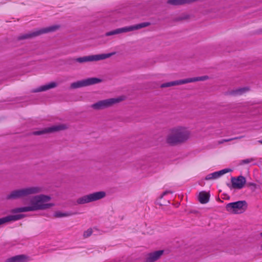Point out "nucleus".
<instances>
[{
    "label": "nucleus",
    "mask_w": 262,
    "mask_h": 262,
    "mask_svg": "<svg viewBox=\"0 0 262 262\" xmlns=\"http://www.w3.org/2000/svg\"><path fill=\"white\" fill-rule=\"evenodd\" d=\"M190 133L185 128L177 126L171 128L166 138V142L170 146H175L185 142L189 138Z\"/></svg>",
    "instance_id": "1"
},
{
    "label": "nucleus",
    "mask_w": 262,
    "mask_h": 262,
    "mask_svg": "<svg viewBox=\"0 0 262 262\" xmlns=\"http://www.w3.org/2000/svg\"><path fill=\"white\" fill-rule=\"evenodd\" d=\"M39 187H30L12 191L6 196L7 200H13L26 197L30 194H34L41 192Z\"/></svg>",
    "instance_id": "2"
},
{
    "label": "nucleus",
    "mask_w": 262,
    "mask_h": 262,
    "mask_svg": "<svg viewBox=\"0 0 262 262\" xmlns=\"http://www.w3.org/2000/svg\"><path fill=\"white\" fill-rule=\"evenodd\" d=\"M51 200V197L49 195L40 194L33 197L30 201L31 205H33L36 208V211L38 210H46L54 206V203H43L48 202Z\"/></svg>",
    "instance_id": "3"
},
{
    "label": "nucleus",
    "mask_w": 262,
    "mask_h": 262,
    "mask_svg": "<svg viewBox=\"0 0 262 262\" xmlns=\"http://www.w3.org/2000/svg\"><path fill=\"white\" fill-rule=\"evenodd\" d=\"M59 27L60 26L59 25H53L52 26L40 29L37 31H34L31 33L21 34L19 35L17 37V40H21L26 39L32 38L42 34H45L49 32H53L58 30L59 28Z\"/></svg>",
    "instance_id": "4"
},
{
    "label": "nucleus",
    "mask_w": 262,
    "mask_h": 262,
    "mask_svg": "<svg viewBox=\"0 0 262 262\" xmlns=\"http://www.w3.org/2000/svg\"><path fill=\"white\" fill-rule=\"evenodd\" d=\"M123 100L121 97L112 98L100 100L91 105V107L95 110H101L112 106L114 104L120 102Z\"/></svg>",
    "instance_id": "5"
},
{
    "label": "nucleus",
    "mask_w": 262,
    "mask_h": 262,
    "mask_svg": "<svg viewBox=\"0 0 262 262\" xmlns=\"http://www.w3.org/2000/svg\"><path fill=\"white\" fill-rule=\"evenodd\" d=\"M247 207L248 205L246 201H238L227 204L226 209L230 213L239 214L244 212Z\"/></svg>",
    "instance_id": "6"
},
{
    "label": "nucleus",
    "mask_w": 262,
    "mask_h": 262,
    "mask_svg": "<svg viewBox=\"0 0 262 262\" xmlns=\"http://www.w3.org/2000/svg\"><path fill=\"white\" fill-rule=\"evenodd\" d=\"M105 196L106 192L105 191L95 192L78 198L76 202L78 204H84L99 200Z\"/></svg>",
    "instance_id": "7"
},
{
    "label": "nucleus",
    "mask_w": 262,
    "mask_h": 262,
    "mask_svg": "<svg viewBox=\"0 0 262 262\" xmlns=\"http://www.w3.org/2000/svg\"><path fill=\"white\" fill-rule=\"evenodd\" d=\"M115 54L116 52H112L107 54L92 55L78 57L74 59V60L79 63L99 61L109 58Z\"/></svg>",
    "instance_id": "8"
},
{
    "label": "nucleus",
    "mask_w": 262,
    "mask_h": 262,
    "mask_svg": "<svg viewBox=\"0 0 262 262\" xmlns=\"http://www.w3.org/2000/svg\"><path fill=\"white\" fill-rule=\"evenodd\" d=\"M101 81L102 79L98 78H88L72 83L70 85V88L72 89H78L98 83Z\"/></svg>",
    "instance_id": "9"
},
{
    "label": "nucleus",
    "mask_w": 262,
    "mask_h": 262,
    "mask_svg": "<svg viewBox=\"0 0 262 262\" xmlns=\"http://www.w3.org/2000/svg\"><path fill=\"white\" fill-rule=\"evenodd\" d=\"M67 128L68 127L66 124H61L44 128L40 130L34 131L32 133V135L35 136H40L46 134L55 133L60 130H63L67 129Z\"/></svg>",
    "instance_id": "10"
},
{
    "label": "nucleus",
    "mask_w": 262,
    "mask_h": 262,
    "mask_svg": "<svg viewBox=\"0 0 262 262\" xmlns=\"http://www.w3.org/2000/svg\"><path fill=\"white\" fill-rule=\"evenodd\" d=\"M231 184L227 183V186L230 189H242L246 184V178L242 175L237 177H232L231 178Z\"/></svg>",
    "instance_id": "11"
},
{
    "label": "nucleus",
    "mask_w": 262,
    "mask_h": 262,
    "mask_svg": "<svg viewBox=\"0 0 262 262\" xmlns=\"http://www.w3.org/2000/svg\"><path fill=\"white\" fill-rule=\"evenodd\" d=\"M151 25L149 22H143L133 26H127L121 28H118L119 34L121 33H125L130 32L136 30H139L143 28L148 27Z\"/></svg>",
    "instance_id": "12"
},
{
    "label": "nucleus",
    "mask_w": 262,
    "mask_h": 262,
    "mask_svg": "<svg viewBox=\"0 0 262 262\" xmlns=\"http://www.w3.org/2000/svg\"><path fill=\"white\" fill-rule=\"evenodd\" d=\"M164 253V250H158L150 252L146 255L145 262H155Z\"/></svg>",
    "instance_id": "13"
},
{
    "label": "nucleus",
    "mask_w": 262,
    "mask_h": 262,
    "mask_svg": "<svg viewBox=\"0 0 262 262\" xmlns=\"http://www.w3.org/2000/svg\"><path fill=\"white\" fill-rule=\"evenodd\" d=\"M232 171V170L231 169L225 168L218 171H215L212 173H210L207 175L205 178V180L208 181L216 179L221 177V176H222L223 174H225L228 172H231Z\"/></svg>",
    "instance_id": "14"
},
{
    "label": "nucleus",
    "mask_w": 262,
    "mask_h": 262,
    "mask_svg": "<svg viewBox=\"0 0 262 262\" xmlns=\"http://www.w3.org/2000/svg\"><path fill=\"white\" fill-rule=\"evenodd\" d=\"M28 257L24 254L17 255L7 258L5 262H27Z\"/></svg>",
    "instance_id": "15"
},
{
    "label": "nucleus",
    "mask_w": 262,
    "mask_h": 262,
    "mask_svg": "<svg viewBox=\"0 0 262 262\" xmlns=\"http://www.w3.org/2000/svg\"><path fill=\"white\" fill-rule=\"evenodd\" d=\"M57 83L52 82L50 83L40 86L35 89H34L32 91V92L37 93V92H40L46 91L49 89L55 88L56 86H57Z\"/></svg>",
    "instance_id": "16"
},
{
    "label": "nucleus",
    "mask_w": 262,
    "mask_h": 262,
    "mask_svg": "<svg viewBox=\"0 0 262 262\" xmlns=\"http://www.w3.org/2000/svg\"><path fill=\"white\" fill-rule=\"evenodd\" d=\"M33 211H36V208L34 207L33 205H31V206H26L14 208L11 210V212L12 213H17L19 212H25Z\"/></svg>",
    "instance_id": "17"
},
{
    "label": "nucleus",
    "mask_w": 262,
    "mask_h": 262,
    "mask_svg": "<svg viewBox=\"0 0 262 262\" xmlns=\"http://www.w3.org/2000/svg\"><path fill=\"white\" fill-rule=\"evenodd\" d=\"M210 194L205 191H201L199 193L198 200L201 204H206L209 201Z\"/></svg>",
    "instance_id": "18"
},
{
    "label": "nucleus",
    "mask_w": 262,
    "mask_h": 262,
    "mask_svg": "<svg viewBox=\"0 0 262 262\" xmlns=\"http://www.w3.org/2000/svg\"><path fill=\"white\" fill-rule=\"evenodd\" d=\"M196 1L197 0H168L167 4L173 6H178L185 4H189Z\"/></svg>",
    "instance_id": "19"
},
{
    "label": "nucleus",
    "mask_w": 262,
    "mask_h": 262,
    "mask_svg": "<svg viewBox=\"0 0 262 262\" xmlns=\"http://www.w3.org/2000/svg\"><path fill=\"white\" fill-rule=\"evenodd\" d=\"M183 84H184V79H182L162 83V84H161L160 88H165Z\"/></svg>",
    "instance_id": "20"
},
{
    "label": "nucleus",
    "mask_w": 262,
    "mask_h": 262,
    "mask_svg": "<svg viewBox=\"0 0 262 262\" xmlns=\"http://www.w3.org/2000/svg\"><path fill=\"white\" fill-rule=\"evenodd\" d=\"M209 79L208 76H200V77H193V78H186L184 79V84L189 83V82H196L199 81H205Z\"/></svg>",
    "instance_id": "21"
},
{
    "label": "nucleus",
    "mask_w": 262,
    "mask_h": 262,
    "mask_svg": "<svg viewBox=\"0 0 262 262\" xmlns=\"http://www.w3.org/2000/svg\"><path fill=\"white\" fill-rule=\"evenodd\" d=\"M249 90V88L248 87L241 88L231 91L230 94L233 96L241 95Z\"/></svg>",
    "instance_id": "22"
},
{
    "label": "nucleus",
    "mask_w": 262,
    "mask_h": 262,
    "mask_svg": "<svg viewBox=\"0 0 262 262\" xmlns=\"http://www.w3.org/2000/svg\"><path fill=\"white\" fill-rule=\"evenodd\" d=\"M76 212H61L60 211H56L54 214V216L55 217L59 218L66 217L69 216H71L74 214H76Z\"/></svg>",
    "instance_id": "23"
},
{
    "label": "nucleus",
    "mask_w": 262,
    "mask_h": 262,
    "mask_svg": "<svg viewBox=\"0 0 262 262\" xmlns=\"http://www.w3.org/2000/svg\"><path fill=\"white\" fill-rule=\"evenodd\" d=\"M25 216V214H15V215H10L6 216L7 222H10V221H15L19 220H20L23 218H24Z\"/></svg>",
    "instance_id": "24"
},
{
    "label": "nucleus",
    "mask_w": 262,
    "mask_h": 262,
    "mask_svg": "<svg viewBox=\"0 0 262 262\" xmlns=\"http://www.w3.org/2000/svg\"><path fill=\"white\" fill-rule=\"evenodd\" d=\"M92 229L91 228H89L84 232L83 236L84 238H87L90 236L92 235Z\"/></svg>",
    "instance_id": "25"
},
{
    "label": "nucleus",
    "mask_w": 262,
    "mask_h": 262,
    "mask_svg": "<svg viewBox=\"0 0 262 262\" xmlns=\"http://www.w3.org/2000/svg\"><path fill=\"white\" fill-rule=\"evenodd\" d=\"M119 34V32H118V29H117L115 30H113V31H110V32H108L107 33H106L105 34V35L106 36H111V35H115V34Z\"/></svg>",
    "instance_id": "26"
},
{
    "label": "nucleus",
    "mask_w": 262,
    "mask_h": 262,
    "mask_svg": "<svg viewBox=\"0 0 262 262\" xmlns=\"http://www.w3.org/2000/svg\"><path fill=\"white\" fill-rule=\"evenodd\" d=\"M254 160L253 158L244 159V160H243L241 161V164H248V163H250L251 162L253 161Z\"/></svg>",
    "instance_id": "27"
},
{
    "label": "nucleus",
    "mask_w": 262,
    "mask_h": 262,
    "mask_svg": "<svg viewBox=\"0 0 262 262\" xmlns=\"http://www.w3.org/2000/svg\"><path fill=\"white\" fill-rule=\"evenodd\" d=\"M7 222L6 216L0 218V225Z\"/></svg>",
    "instance_id": "28"
},
{
    "label": "nucleus",
    "mask_w": 262,
    "mask_h": 262,
    "mask_svg": "<svg viewBox=\"0 0 262 262\" xmlns=\"http://www.w3.org/2000/svg\"><path fill=\"white\" fill-rule=\"evenodd\" d=\"M247 185L248 186V187H250V186H253L254 187V189H255L256 188V185L255 183H252V182H249V183H248L247 184Z\"/></svg>",
    "instance_id": "29"
},
{
    "label": "nucleus",
    "mask_w": 262,
    "mask_h": 262,
    "mask_svg": "<svg viewBox=\"0 0 262 262\" xmlns=\"http://www.w3.org/2000/svg\"><path fill=\"white\" fill-rule=\"evenodd\" d=\"M232 141V138H229V139H223L222 141H220L219 143H223L225 142H229V141Z\"/></svg>",
    "instance_id": "30"
},
{
    "label": "nucleus",
    "mask_w": 262,
    "mask_h": 262,
    "mask_svg": "<svg viewBox=\"0 0 262 262\" xmlns=\"http://www.w3.org/2000/svg\"><path fill=\"white\" fill-rule=\"evenodd\" d=\"M172 193V191H168V190H166V191H164V192L162 193V195H161V198H162L164 195H165L167 194V193Z\"/></svg>",
    "instance_id": "31"
},
{
    "label": "nucleus",
    "mask_w": 262,
    "mask_h": 262,
    "mask_svg": "<svg viewBox=\"0 0 262 262\" xmlns=\"http://www.w3.org/2000/svg\"><path fill=\"white\" fill-rule=\"evenodd\" d=\"M243 137H244V136L236 137L232 138V140H237V139H241Z\"/></svg>",
    "instance_id": "32"
},
{
    "label": "nucleus",
    "mask_w": 262,
    "mask_h": 262,
    "mask_svg": "<svg viewBox=\"0 0 262 262\" xmlns=\"http://www.w3.org/2000/svg\"><path fill=\"white\" fill-rule=\"evenodd\" d=\"M188 18V16H187L185 17V18H183V19H186V18ZM180 19L181 20V19H183V18H181Z\"/></svg>",
    "instance_id": "33"
},
{
    "label": "nucleus",
    "mask_w": 262,
    "mask_h": 262,
    "mask_svg": "<svg viewBox=\"0 0 262 262\" xmlns=\"http://www.w3.org/2000/svg\"><path fill=\"white\" fill-rule=\"evenodd\" d=\"M258 142L260 143L261 144H262V140H259L258 141Z\"/></svg>",
    "instance_id": "34"
},
{
    "label": "nucleus",
    "mask_w": 262,
    "mask_h": 262,
    "mask_svg": "<svg viewBox=\"0 0 262 262\" xmlns=\"http://www.w3.org/2000/svg\"><path fill=\"white\" fill-rule=\"evenodd\" d=\"M260 236L262 237V232L260 233Z\"/></svg>",
    "instance_id": "35"
},
{
    "label": "nucleus",
    "mask_w": 262,
    "mask_h": 262,
    "mask_svg": "<svg viewBox=\"0 0 262 262\" xmlns=\"http://www.w3.org/2000/svg\"><path fill=\"white\" fill-rule=\"evenodd\" d=\"M261 250H262V244H261Z\"/></svg>",
    "instance_id": "36"
}]
</instances>
